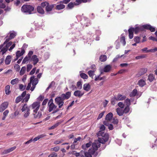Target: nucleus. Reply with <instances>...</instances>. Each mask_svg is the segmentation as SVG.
Here are the masks:
<instances>
[{"label": "nucleus", "instance_id": "nucleus-46", "mask_svg": "<svg viewBox=\"0 0 157 157\" xmlns=\"http://www.w3.org/2000/svg\"><path fill=\"white\" fill-rule=\"evenodd\" d=\"M117 101L116 100L115 98L114 97L112 98L111 100V104L113 105H114L117 102Z\"/></svg>", "mask_w": 157, "mask_h": 157}, {"label": "nucleus", "instance_id": "nucleus-51", "mask_svg": "<svg viewBox=\"0 0 157 157\" xmlns=\"http://www.w3.org/2000/svg\"><path fill=\"white\" fill-rule=\"evenodd\" d=\"M23 98H21V96H20L17 97L15 99V102L16 103H18L20 102Z\"/></svg>", "mask_w": 157, "mask_h": 157}, {"label": "nucleus", "instance_id": "nucleus-55", "mask_svg": "<svg viewBox=\"0 0 157 157\" xmlns=\"http://www.w3.org/2000/svg\"><path fill=\"white\" fill-rule=\"evenodd\" d=\"M59 149V147L58 146H56L51 149V151H58Z\"/></svg>", "mask_w": 157, "mask_h": 157}, {"label": "nucleus", "instance_id": "nucleus-37", "mask_svg": "<svg viewBox=\"0 0 157 157\" xmlns=\"http://www.w3.org/2000/svg\"><path fill=\"white\" fill-rule=\"evenodd\" d=\"M138 84L140 86L143 87L145 85L146 83L144 80L141 79L139 81Z\"/></svg>", "mask_w": 157, "mask_h": 157}, {"label": "nucleus", "instance_id": "nucleus-48", "mask_svg": "<svg viewBox=\"0 0 157 157\" xmlns=\"http://www.w3.org/2000/svg\"><path fill=\"white\" fill-rule=\"evenodd\" d=\"M80 77L83 79H87L88 78V76L84 73H81L80 74Z\"/></svg>", "mask_w": 157, "mask_h": 157}, {"label": "nucleus", "instance_id": "nucleus-27", "mask_svg": "<svg viewBox=\"0 0 157 157\" xmlns=\"http://www.w3.org/2000/svg\"><path fill=\"white\" fill-rule=\"evenodd\" d=\"M116 111L117 114L119 116H122L124 114V112L123 111L119 108H117L116 109Z\"/></svg>", "mask_w": 157, "mask_h": 157}, {"label": "nucleus", "instance_id": "nucleus-23", "mask_svg": "<svg viewBox=\"0 0 157 157\" xmlns=\"http://www.w3.org/2000/svg\"><path fill=\"white\" fill-rule=\"evenodd\" d=\"M83 89L84 90L88 91L90 89V86L89 84H85L83 85Z\"/></svg>", "mask_w": 157, "mask_h": 157}, {"label": "nucleus", "instance_id": "nucleus-52", "mask_svg": "<svg viewBox=\"0 0 157 157\" xmlns=\"http://www.w3.org/2000/svg\"><path fill=\"white\" fill-rule=\"evenodd\" d=\"M147 71V69L145 68H143L141 69L140 72V75H142L143 74H144V73H146Z\"/></svg>", "mask_w": 157, "mask_h": 157}, {"label": "nucleus", "instance_id": "nucleus-45", "mask_svg": "<svg viewBox=\"0 0 157 157\" xmlns=\"http://www.w3.org/2000/svg\"><path fill=\"white\" fill-rule=\"evenodd\" d=\"M94 71H93L90 70L88 72V74L92 78H93V76L95 75L94 73Z\"/></svg>", "mask_w": 157, "mask_h": 157}, {"label": "nucleus", "instance_id": "nucleus-22", "mask_svg": "<svg viewBox=\"0 0 157 157\" xmlns=\"http://www.w3.org/2000/svg\"><path fill=\"white\" fill-rule=\"evenodd\" d=\"M92 143L91 142H89L88 143L86 144H84L82 146V148L83 149L85 150L90 146L92 145Z\"/></svg>", "mask_w": 157, "mask_h": 157}, {"label": "nucleus", "instance_id": "nucleus-64", "mask_svg": "<svg viewBox=\"0 0 157 157\" xmlns=\"http://www.w3.org/2000/svg\"><path fill=\"white\" fill-rule=\"evenodd\" d=\"M105 113V112L103 111V112H102V113H101L99 115L97 118V119L99 120V119H101Z\"/></svg>", "mask_w": 157, "mask_h": 157}, {"label": "nucleus", "instance_id": "nucleus-6", "mask_svg": "<svg viewBox=\"0 0 157 157\" xmlns=\"http://www.w3.org/2000/svg\"><path fill=\"white\" fill-rule=\"evenodd\" d=\"M55 6V4H50L49 3L47 6L45 7L46 12L48 14L51 13V12L52 11L53 8Z\"/></svg>", "mask_w": 157, "mask_h": 157}, {"label": "nucleus", "instance_id": "nucleus-58", "mask_svg": "<svg viewBox=\"0 0 157 157\" xmlns=\"http://www.w3.org/2000/svg\"><path fill=\"white\" fill-rule=\"evenodd\" d=\"M125 103L126 106H129L130 105V100L129 99L127 98L126 99L125 101Z\"/></svg>", "mask_w": 157, "mask_h": 157}, {"label": "nucleus", "instance_id": "nucleus-56", "mask_svg": "<svg viewBox=\"0 0 157 157\" xmlns=\"http://www.w3.org/2000/svg\"><path fill=\"white\" fill-rule=\"evenodd\" d=\"M30 59L29 57L28 56H26L23 59L22 62V63H25L27 62Z\"/></svg>", "mask_w": 157, "mask_h": 157}, {"label": "nucleus", "instance_id": "nucleus-17", "mask_svg": "<svg viewBox=\"0 0 157 157\" xmlns=\"http://www.w3.org/2000/svg\"><path fill=\"white\" fill-rule=\"evenodd\" d=\"M36 9L37 11L39 13L41 14H44L45 11L41 6H38L37 7Z\"/></svg>", "mask_w": 157, "mask_h": 157}, {"label": "nucleus", "instance_id": "nucleus-1", "mask_svg": "<svg viewBox=\"0 0 157 157\" xmlns=\"http://www.w3.org/2000/svg\"><path fill=\"white\" fill-rule=\"evenodd\" d=\"M109 138H98V140H95L94 142L92 144V147L90 149L91 151H94L95 153L96 151H97L98 148L100 147V143L104 144L108 140Z\"/></svg>", "mask_w": 157, "mask_h": 157}, {"label": "nucleus", "instance_id": "nucleus-4", "mask_svg": "<svg viewBox=\"0 0 157 157\" xmlns=\"http://www.w3.org/2000/svg\"><path fill=\"white\" fill-rule=\"evenodd\" d=\"M64 100L61 96L56 97L55 99V102L56 104L58 105L59 108H61L63 105Z\"/></svg>", "mask_w": 157, "mask_h": 157}, {"label": "nucleus", "instance_id": "nucleus-60", "mask_svg": "<svg viewBox=\"0 0 157 157\" xmlns=\"http://www.w3.org/2000/svg\"><path fill=\"white\" fill-rule=\"evenodd\" d=\"M32 65L31 64H29L27 66V71L29 72L32 67Z\"/></svg>", "mask_w": 157, "mask_h": 157}, {"label": "nucleus", "instance_id": "nucleus-13", "mask_svg": "<svg viewBox=\"0 0 157 157\" xmlns=\"http://www.w3.org/2000/svg\"><path fill=\"white\" fill-rule=\"evenodd\" d=\"M97 136H101L102 137H109V134L107 133H104L101 131H99L96 134Z\"/></svg>", "mask_w": 157, "mask_h": 157}, {"label": "nucleus", "instance_id": "nucleus-11", "mask_svg": "<svg viewBox=\"0 0 157 157\" xmlns=\"http://www.w3.org/2000/svg\"><path fill=\"white\" fill-rule=\"evenodd\" d=\"M5 44H3L0 45V50L1 49L0 52H2V55L6 53L8 49L7 47H6Z\"/></svg>", "mask_w": 157, "mask_h": 157}, {"label": "nucleus", "instance_id": "nucleus-30", "mask_svg": "<svg viewBox=\"0 0 157 157\" xmlns=\"http://www.w3.org/2000/svg\"><path fill=\"white\" fill-rule=\"evenodd\" d=\"M132 29L130 28L128 30V33H129V37L130 39H132V38L133 36V32L132 31Z\"/></svg>", "mask_w": 157, "mask_h": 157}, {"label": "nucleus", "instance_id": "nucleus-50", "mask_svg": "<svg viewBox=\"0 0 157 157\" xmlns=\"http://www.w3.org/2000/svg\"><path fill=\"white\" fill-rule=\"evenodd\" d=\"M26 86H24L22 84H19V89L21 91L24 90Z\"/></svg>", "mask_w": 157, "mask_h": 157}, {"label": "nucleus", "instance_id": "nucleus-9", "mask_svg": "<svg viewBox=\"0 0 157 157\" xmlns=\"http://www.w3.org/2000/svg\"><path fill=\"white\" fill-rule=\"evenodd\" d=\"M71 92L68 91L65 94H62L61 96L62 98L64 100L68 99L71 97Z\"/></svg>", "mask_w": 157, "mask_h": 157}, {"label": "nucleus", "instance_id": "nucleus-59", "mask_svg": "<svg viewBox=\"0 0 157 157\" xmlns=\"http://www.w3.org/2000/svg\"><path fill=\"white\" fill-rule=\"evenodd\" d=\"M129 106H126L123 111L124 113H126L129 112Z\"/></svg>", "mask_w": 157, "mask_h": 157}, {"label": "nucleus", "instance_id": "nucleus-14", "mask_svg": "<svg viewBox=\"0 0 157 157\" xmlns=\"http://www.w3.org/2000/svg\"><path fill=\"white\" fill-rule=\"evenodd\" d=\"M16 148V146H14L10 148L5 150L3 151L2 154H5L8 153L14 150Z\"/></svg>", "mask_w": 157, "mask_h": 157}, {"label": "nucleus", "instance_id": "nucleus-5", "mask_svg": "<svg viewBox=\"0 0 157 157\" xmlns=\"http://www.w3.org/2000/svg\"><path fill=\"white\" fill-rule=\"evenodd\" d=\"M48 106L49 107L48 111L49 112L54 110L56 107V106L54 104L53 100L52 98L48 102Z\"/></svg>", "mask_w": 157, "mask_h": 157}, {"label": "nucleus", "instance_id": "nucleus-36", "mask_svg": "<svg viewBox=\"0 0 157 157\" xmlns=\"http://www.w3.org/2000/svg\"><path fill=\"white\" fill-rule=\"evenodd\" d=\"M10 86L9 85H7L6 86L5 92L6 94L7 95H9L10 92Z\"/></svg>", "mask_w": 157, "mask_h": 157}, {"label": "nucleus", "instance_id": "nucleus-38", "mask_svg": "<svg viewBox=\"0 0 157 157\" xmlns=\"http://www.w3.org/2000/svg\"><path fill=\"white\" fill-rule=\"evenodd\" d=\"M36 113H33V115H34V117L35 118H40L42 116L41 112H39L36 115H35Z\"/></svg>", "mask_w": 157, "mask_h": 157}, {"label": "nucleus", "instance_id": "nucleus-44", "mask_svg": "<svg viewBox=\"0 0 157 157\" xmlns=\"http://www.w3.org/2000/svg\"><path fill=\"white\" fill-rule=\"evenodd\" d=\"M33 78V77L30 78V82L28 83L27 86L26 88V90H28L30 88V87H31V83H32L31 82H32V81Z\"/></svg>", "mask_w": 157, "mask_h": 157}, {"label": "nucleus", "instance_id": "nucleus-3", "mask_svg": "<svg viewBox=\"0 0 157 157\" xmlns=\"http://www.w3.org/2000/svg\"><path fill=\"white\" fill-rule=\"evenodd\" d=\"M40 102L39 101H36L34 102L30 106V108L33 109V113H36L38 111L39 109L40 106Z\"/></svg>", "mask_w": 157, "mask_h": 157}, {"label": "nucleus", "instance_id": "nucleus-15", "mask_svg": "<svg viewBox=\"0 0 157 157\" xmlns=\"http://www.w3.org/2000/svg\"><path fill=\"white\" fill-rule=\"evenodd\" d=\"M83 153L86 157H92V155L95 154L93 151H91V150H90V149L88 152H83Z\"/></svg>", "mask_w": 157, "mask_h": 157}, {"label": "nucleus", "instance_id": "nucleus-39", "mask_svg": "<svg viewBox=\"0 0 157 157\" xmlns=\"http://www.w3.org/2000/svg\"><path fill=\"white\" fill-rule=\"evenodd\" d=\"M69 88L72 90H74L77 89V87L75 85L71 84L69 86Z\"/></svg>", "mask_w": 157, "mask_h": 157}, {"label": "nucleus", "instance_id": "nucleus-25", "mask_svg": "<svg viewBox=\"0 0 157 157\" xmlns=\"http://www.w3.org/2000/svg\"><path fill=\"white\" fill-rule=\"evenodd\" d=\"M30 106L29 107H28L27 105V104L25 103L22 106L21 110L22 112H23L24 111H26L28 110H30Z\"/></svg>", "mask_w": 157, "mask_h": 157}, {"label": "nucleus", "instance_id": "nucleus-10", "mask_svg": "<svg viewBox=\"0 0 157 157\" xmlns=\"http://www.w3.org/2000/svg\"><path fill=\"white\" fill-rule=\"evenodd\" d=\"M144 29L149 30L151 32H155V28L153 27L150 25H145L143 26Z\"/></svg>", "mask_w": 157, "mask_h": 157}, {"label": "nucleus", "instance_id": "nucleus-20", "mask_svg": "<svg viewBox=\"0 0 157 157\" xmlns=\"http://www.w3.org/2000/svg\"><path fill=\"white\" fill-rule=\"evenodd\" d=\"M63 122V121H59V122H57L54 125L49 128V129H52L56 128L59 124H61Z\"/></svg>", "mask_w": 157, "mask_h": 157}, {"label": "nucleus", "instance_id": "nucleus-34", "mask_svg": "<svg viewBox=\"0 0 157 157\" xmlns=\"http://www.w3.org/2000/svg\"><path fill=\"white\" fill-rule=\"evenodd\" d=\"M25 52V50H21V51H18L16 52V56H17V55H18L19 57L23 55Z\"/></svg>", "mask_w": 157, "mask_h": 157}, {"label": "nucleus", "instance_id": "nucleus-63", "mask_svg": "<svg viewBox=\"0 0 157 157\" xmlns=\"http://www.w3.org/2000/svg\"><path fill=\"white\" fill-rule=\"evenodd\" d=\"M57 156V154L56 153L53 152L50 154L48 157H56Z\"/></svg>", "mask_w": 157, "mask_h": 157}, {"label": "nucleus", "instance_id": "nucleus-62", "mask_svg": "<svg viewBox=\"0 0 157 157\" xmlns=\"http://www.w3.org/2000/svg\"><path fill=\"white\" fill-rule=\"evenodd\" d=\"M19 114V112L18 110H16L13 113V118H14L16 116Z\"/></svg>", "mask_w": 157, "mask_h": 157}, {"label": "nucleus", "instance_id": "nucleus-26", "mask_svg": "<svg viewBox=\"0 0 157 157\" xmlns=\"http://www.w3.org/2000/svg\"><path fill=\"white\" fill-rule=\"evenodd\" d=\"M10 39H12L14 38L17 35V33L14 31H11L10 32Z\"/></svg>", "mask_w": 157, "mask_h": 157}, {"label": "nucleus", "instance_id": "nucleus-24", "mask_svg": "<svg viewBox=\"0 0 157 157\" xmlns=\"http://www.w3.org/2000/svg\"><path fill=\"white\" fill-rule=\"evenodd\" d=\"M33 77V79L31 82L32 85V86H36L38 82V80L37 78H35V77L34 76H33L31 78Z\"/></svg>", "mask_w": 157, "mask_h": 157}, {"label": "nucleus", "instance_id": "nucleus-47", "mask_svg": "<svg viewBox=\"0 0 157 157\" xmlns=\"http://www.w3.org/2000/svg\"><path fill=\"white\" fill-rule=\"evenodd\" d=\"M77 88L78 90H81L82 88V84L81 81H78L77 83Z\"/></svg>", "mask_w": 157, "mask_h": 157}, {"label": "nucleus", "instance_id": "nucleus-54", "mask_svg": "<svg viewBox=\"0 0 157 157\" xmlns=\"http://www.w3.org/2000/svg\"><path fill=\"white\" fill-rule=\"evenodd\" d=\"M140 37L138 36H135L134 38V41L136 43H139L140 42Z\"/></svg>", "mask_w": 157, "mask_h": 157}, {"label": "nucleus", "instance_id": "nucleus-19", "mask_svg": "<svg viewBox=\"0 0 157 157\" xmlns=\"http://www.w3.org/2000/svg\"><path fill=\"white\" fill-rule=\"evenodd\" d=\"M111 68L112 67L110 65H107L104 67L103 71L105 72H109L110 71Z\"/></svg>", "mask_w": 157, "mask_h": 157}, {"label": "nucleus", "instance_id": "nucleus-18", "mask_svg": "<svg viewBox=\"0 0 157 157\" xmlns=\"http://www.w3.org/2000/svg\"><path fill=\"white\" fill-rule=\"evenodd\" d=\"M130 28L132 29V31L133 32H134L136 34H137L139 32L142 30L141 27H136L135 28L131 27Z\"/></svg>", "mask_w": 157, "mask_h": 157}, {"label": "nucleus", "instance_id": "nucleus-43", "mask_svg": "<svg viewBox=\"0 0 157 157\" xmlns=\"http://www.w3.org/2000/svg\"><path fill=\"white\" fill-rule=\"evenodd\" d=\"M30 94H27L26 95L25 97L24 98L23 100L22 101V102H23L24 101H25L26 102H27L28 101V100L30 98Z\"/></svg>", "mask_w": 157, "mask_h": 157}, {"label": "nucleus", "instance_id": "nucleus-7", "mask_svg": "<svg viewBox=\"0 0 157 157\" xmlns=\"http://www.w3.org/2000/svg\"><path fill=\"white\" fill-rule=\"evenodd\" d=\"M9 103L8 102H4L0 105V112H2L8 107Z\"/></svg>", "mask_w": 157, "mask_h": 157}, {"label": "nucleus", "instance_id": "nucleus-2", "mask_svg": "<svg viewBox=\"0 0 157 157\" xmlns=\"http://www.w3.org/2000/svg\"><path fill=\"white\" fill-rule=\"evenodd\" d=\"M34 9V8L33 6L29 5H24L21 8L22 12L28 14L33 13V12Z\"/></svg>", "mask_w": 157, "mask_h": 157}, {"label": "nucleus", "instance_id": "nucleus-49", "mask_svg": "<svg viewBox=\"0 0 157 157\" xmlns=\"http://www.w3.org/2000/svg\"><path fill=\"white\" fill-rule=\"evenodd\" d=\"M123 55H121V56H120L119 55H117L116 56V57L113 60V62H116L118 60V59L119 58L122 57Z\"/></svg>", "mask_w": 157, "mask_h": 157}, {"label": "nucleus", "instance_id": "nucleus-33", "mask_svg": "<svg viewBox=\"0 0 157 157\" xmlns=\"http://www.w3.org/2000/svg\"><path fill=\"white\" fill-rule=\"evenodd\" d=\"M40 138H34L33 139L32 138L31 139L28 140V141L26 142H25V144H28L30 143H31V142H32L33 141L34 142H35L37 140H38Z\"/></svg>", "mask_w": 157, "mask_h": 157}, {"label": "nucleus", "instance_id": "nucleus-41", "mask_svg": "<svg viewBox=\"0 0 157 157\" xmlns=\"http://www.w3.org/2000/svg\"><path fill=\"white\" fill-rule=\"evenodd\" d=\"M19 82V79L18 78H16L15 79H12L11 80L10 83L12 85H14L16 84H17Z\"/></svg>", "mask_w": 157, "mask_h": 157}, {"label": "nucleus", "instance_id": "nucleus-42", "mask_svg": "<svg viewBox=\"0 0 157 157\" xmlns=\"http://www.w3.org/2000/svg\"><path fill=\"white\" fill-rule=\"evenodd\" d=\"M26 69L25 67H23L20 71V75H24L25 71Z\"/></svg>", "mask_w": 157, "mask_h": 157}, {"label": "nucleus", "instance_id": "nucleus-53", "mask_svg": "<svg viewBox=\"0 0 157 157\" xmlns=\"http://www.w3.org/2000/svg\"><path fill=\"white\" fill-rule=\"evenodd\" d=\"M30 110H28L25 112V114L24 115V117L25 118H27L29 116L30 114Z\"/></svg>", "mask_w": 157, "mask_h": 157}, {"label": "nucleus", "instance_id": "nucleus-31", "mask_svg": "<svg viewBox=\"0 0 157 157\" xmlns=\"http://www.w3.org/2000/svg\"><path fill=\"white\" fill-rule=\"evenodd\" d=\"M65 8V6L63 4H60L57 5L56 6V9L58 10H61Z\"/></svg>", "mask_w": 157, "mask_h": 157}, {"label": "nucleus", "instance_id": "nucleus-61", "mask_svg": "<svg viewBox=\"0 0 157 157\" xmlns=\"http://www.w3.org/2000/svg\"><path fill=\"white\" fill-rule=\"evenodd\" d=\"M121 42L123 44V45H125L126 44V41L125 38L124 36L122 37L121 38Z\"/></svg>", "mask_w": 157, "mask_h": 157}, {"label": "nucleus", "instance_id": "nucleus-21", "mask_svg": "<svg viewBox=\"0 0 157 157\" xmlns=\"http://www.w3.org/2000/svg\"><path fill=\"white\" fill-rule=\"evenodd\" d=\"M113 114L112 113H108L106 116L105 120L107 121H110L113 118Z\"/></svg>", "mask_w": 157, "mask_h": 157}, {"label": "nucleus", "instance_id": "nucleus-8", "mask_svg": "<svg viewBox=\"0 0 157 157\" xmlns=\"http://www.w3.org/2000/svg\"><path fill=\"white\" fill-rule=\"evenodd\" d=\"M84 94V93L82 92L81 90H76L74 92L73 95L75 97L80 98Z\"/></svg>", "mask_w": 157, "mask_h": 157}, {"label": "nucleus", "instance_id": "nucleus-35", "mask_svg": "<svg viewBox=\"0 0 157 157\" xmlns=\"http://www.w3.org/2000/svg\"><path fill=\"white\" fill-rule=\"evenodd\" d=\"M137 90L136 89H134L133 91L131 92L130 94V97H133L135 96L137 93Z\"/></svg>", "mask_w": 157, "mask_h": 157}, {"label": "nucleus", "instance_id": "nucleus-32", "mask_svg": "<svg viewBox=\"0 0 157 157\" xmlns=\"http://www.w3.org/2000/svg\"><path fill=\"white\" fill-rule=\"evenodd\" d=\"M154 79L155 77L153 74H151L148 76L147 80H149L150 82H152Z\"/></svg>", "mask_w": 157, "mask_h": 157}, {"label": "nucleus", "instance_id": "nucleus-40", "mask_svg": "<svg viewBox=\"0 0 157 157\" xmlns=\"http://www.w3.org/2000/svg\"><path fill=\"white\" fill-rule=\"evenodd\" d=\"M100 60L101 62H104L106 60L107 56L105 55H102L100 57Z\"/></svg>", "mask_w": 157, "mask_h": 157}, {"label": "nucleus", "instance_id": "nucleus-12", "mask_svg": "<svg viewBox=\"0 0 157 157\" xmlns=\"http://www.w3.org/2000/svg\"><path fill=\"white\" fill-rule=\"evenodd\" d=\"M114 97L117 101H123L126 98L125 96L122 95L120 94H118L117 96H114Z\"/></svg>", "mask_w": 157, "mask_h": 157}, {"label": "nucleus", "instance_id": "nucleus-28", "mask_svg": "<svg viewBox=\"0 0 157 157\" xmlns=\"http://www.w3.org/2000/svg\"><path fill=\"white\" fill-rule=\"evenodd\" d=\"M75 2L74 3L72 2H70L68 4L66 8L67 9L69 10L72 9L74 7V6L75 5Z\"/></svg>", "mask_w": 157, "mask_h": 157}, {"label": "nucleus", "instance_id": "nucleus-16", "mask_svg": "<svg viewBox=\"0 0 157 157\" xmlns=\"http://www.w3.org/2000/svg\"><path fill=\"white\" fill-rule=\"evenodd\" d=\"M31 60L33 61V64L35 65L38 62L39 59L36 55H33L32 57Z\"/></svg>", "mask_w": 157, "mask_h": 157}, {"label": "nucleus", "instance_id": "nucleus-57", "mask_svg": "<svg viewBox=\"0 0 157 157\" xmlns=\"http://www.w3.org/2000/svg\"><path fill=\"white\" fill-rule=\"evenodd\" d=\"M49 3L48 2H43L41 3V6L42 7L44 8V7H46L48 5V4Z\"/></svg>", "mask_w": 157, "mask_h": 157}, {"label": "nucleus", "instance_id": "nucleus-29", "mask_svg": "<svg viewBox=\"0 0 157 157\" xmlns=\"http://www.w3.org/2000/svg\"><path fill=\"white\" fill-rule=\"evenodd\" d=\"M11 56L10 55L7 56L5 60V63L7 65L9 64L11 61Z\"/></svg>", "mask_w": 157, "mask_h": 157}]
</instances>
